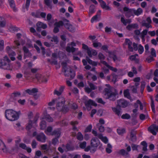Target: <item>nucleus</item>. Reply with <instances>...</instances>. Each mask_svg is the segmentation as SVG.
Listing matches in <instances>:
<instances>
[{"instance_id": "20", "label": "nucleus", "mask_w": 158, "mask_h": 158, "mask_svg": "<svg viewBox=\"0 0 158 158\" xmlns=\"http://www.w3.org/2000/svg\"><path fill=\"white\" fill-rule=\"evenodd\" d=\"M117 153L118 154L125 156V157H127L129 156V153L124 149L120 150L117 152Z\"/></svg>"}, {"instance_id": "51", "label": "nucleus", "mask_w": 158, "mask_h": 158, "mask_svg": "<svg viewBox=\"0 0 158 158\" xmlns=\"http://www.w3.org/2000/svg\"><path fill=\"white\" fill-rule=\"evenodd\" d=\"M24 77L25 78H27V75H31V73L27 70H26L24 72Z\"/></svg>"}, {"instance_id": "15", "label": "nucleus", "mask_w": 158, "mask_h": 158, "mask_svg": "<svg viewBox=\"0 0 158 158\" xmlns=\"http://www.w3.org/2000/svg\"><path fill=\"white\" fill-rule=\"evenodd\" d=\"M36 25L37 27L36 30L38 31H40L41 28L44 29L47 27L46 24L40 22L37 23Z\"/></svg>"}, {"instance_id": "57", "label": "nucleus", "mask_w": 158, "mask_h": 158, "mask_svg": "<svg viewBox=\"0 0 158 158\" xmlns=\"http://www.w3.org/2000/svg\"><path fill=\"white\" fill-rule=\"evenodd\" d=\"M56 102V99H53L51 102L48 103V105L49 106H52L54 105L55 103Z\"/></svg>"}, {"instance_id": "25", "label": "nucleus", "mask_w": 158, "mask_h": 158, "mask_svg": "<svg viewBox=\"0 0 158 158\" xmlns=\"http://www.w3.org/2000/svg\"><path fill=\"white\" fill-rule=\"evenodd\" d=\"M123 10L124 12H127L131 16H134L133 9H130L127 7H125L123 8Z\"/></svg>"}, {"instance_id": "30", "label": "nucleus", "mask_w": 158, "mask_h": 158, "mask_svg": "<svg viewBox=\"0 0 158 158\" xmlns=\"http://www.w3.org/2000/svg\"><path fill=\"white\" fill-rule=\"evenodd\" d=\"M124 96L125 97L130 99L131 98L130 94L129 92V90L127 89L124 90L123 92Z\"/></svg>"}, {"instance_id": "1", "label": "nucleus", "mask_w": 158, "mask_h": 158, "mask_svg": "<svg viewBox=\"0 0 158 158\" xmlns=\"http://www.w3.org/2000/svg\"><path fill=\"white\" fill-rule=\"evenodd\" d=\"M106 86L108 87L105 88L104 90L105 92L104 95L106 96V98L110 101H115L116 99V96L118 94V91L114 88L112 90L109 84H106Z\"/></svg>"}, {"instance_id": "31", "label": "nucleus", "mask_w": 158, "mask_h": 158, "mask_svg": "<svg viewBox=\"0 0 158 158\" xmlns=\"http://www.w3.org/2000/svg\"><path fill=\"white\" fill-rule=\"evenodd\" d=\"M10 5L13 10L15 11L16 10L15 4L14 0H8Z\"/></svg>"}, {"instance_id": "49", "label": "nucleus", "mask_w": 158, "mask_h": 158, "mask_svg": "<svg viewBox=\"0 0 158 158\" xmlns=\"http://www.w3.org/2000/svg\"><path fill=\"white\" fill-rule=\"evenodd\" d=\"M92 128V126L91 125H89L85 129V132H90L91 131Z\"/></svg>"}, {"instance_id": "63", "label": "nucleus", "mask_w": 158, "mask_h": 158, "mask_svg": "<svg viewBox=\"0 0 158 158\" xmlns=\"http://www.w3.org/2000/svg\"><path fill=\"white\" fill-rule=\"evenodd\" d=\"M6 51L8 53H11L12 52V49L10 47L7 46L6 48Z\"/></svg>"}, {"instance_id": "34", "label": "nucleus", "mask_w": 158, "mask_h": 158, "mask_svg": "<svg viewBox=\"0 0 158 158\" xmlns=\"http://www.w3.org/2000/svg\"><path fill=\"white\" fill-rule=\"evenodd\" d=\"M92 134L95 136H97L99 138H101L102 137V134L101 133L98 134L97 131L93 130L92 131Z\"/></svg>"}, {"instance_id": "58", "label": "nucleus", "mask_w": 158, "mask_h": 158, "mask_svg": "<svg viewBox=\"0 0 158 158\" xmlns=\"http://www.w3.org/2000/svg\"><path fill=\"white\" fill-rule=\"evenodd\" d=\"M98 16V14H97L92 18L91 20V23H93L94 21L96 20L97 19Z\"/></svg>"}, {"instance_id": "13", "label": "nucleus", "mask_w": 158, "mask_h": 158, "mask_svg": "<svg viewBox=\"0 0 158 158\" xmlns=\"http://www.w3.org/2000/svg\"><path fill=\"white\" fill-rule=\"evenodd\" d=\"M84 104L86 107L88 109L89 108L90 109L91 106H97V104L93 100L89 99L88 101H85L84 102Z\"/></svg>"}, {"instance_id": "35", "label": "nucleus", "mask_w": 158, "mask_h": 158, "mask_svg": "<svg viewBox=\"0 0 158 158\" xmlns=\"http://www.w3.org/2000/svg\"><path fill=\"white\" fill-rule=\"evenodd\" d=\"M88 84L89 85L90 88L92 90H94L97 89V87L94 85V84L90 82H88Z\"/></svg>"}, {"instance_id": "4", "label": "nucleus", "mask_w": 158, "mask_h": 158, "mask_svg": "<svg viewBox=\"0 0 158 158\" xmlns=\"http://www.w3.org/2000/svg\"><path fill=\"white\" fill-rule=\"evenodd\" d=\"M61 65L63 70H64V76L65 77L70 76V80L73 79L75 76V73L73 69H71L70 67H69V68L67 67V64L66 62H62Z\"/></svg>"}, {"instance_id": "44", "label": "nucleus", "mask_w": 158, "mask_h": 158, "mask_svg": "<svg viewBox=\"0 0 158 158\" xmlns=\"http://www.w3.org/2000/svg\"><path fill=\"white\" fill-rule=\"evenodd\" d=\"M117 131L119 135H122L125 132V130L124 129H117Z\"/></svg>"}, {"instance_id": "17", "label": "nucleus", "mask_w": 158, "mask_h": 158, "mask_svg": "<svg viewBox=\"0 0 158 158\" xmlns=\"http://www.w3.org/2000/svg\"><path fill=\"white\" fill-rule=\"evenodd\" d=\"M125 43L128 46V49L131 52L133 51V48L131 45L132 44V42L129 39H126L125 40Z\"/></svg>"}, {"instance_id": "46", "label": "nucleus", "mask_w": 158, "mask_h": 158, "mask_svg": "<svg viewBox=\"0 0 158 158\" xmlns=\"http://www.w3.org/2000/svg\"><path fill=\"white\" fill-rule=\"evenodd\" d=\"M102 137L101 138H99L102 140L105 143H106L108 141V139L106 137H103L102 136Z\"/></svg>"}, {"instance_id": "2", "label": "nucleus", "mask_w": 158, "mask_h": 158, "mask_svg": "<svg viewBox=\"0 0 158 158\" xmlns=\"http://www.w3.org/2000/svg\"><path fill=\"white\" fill-rule=\"evenodd\" d=\"M65 102V99L63 97H60L56 98V109L58 111H62L64 113L68 112L69 110V107L64 105Z\"/></svg>"}, {"instance_id": "59", "label": "nucleus", "mask_w": 158, "mask_h": 158, "mask_svg": "<svg viewBox=\"0 0 158 158\" xmlns=\"http://www.w3.org/2000/svg\"><path fill=\"white\" fill-rule=\"evenodd\" d=\"M148 30L147 29L144 30L141 33V36H145L147 34Z\"/></svg>"}, {"instance_id": "16", "label": "nucleus", "mask_w": 158, "mask_h": 158, "mask_svg": "<svg viewBox=\"0 0 158 158\" xmlns=\"http://www.w3.org/2000/svg\"><path fill=\"white\" fill-rule=\"evenodd\" d=\"M136 132L134 130H131L130 133L131 140L133 142H135L137 139L136 137Z\"/></svg>"}, {"instance_id": "33", "label": "nucleus", "mask_w": 158, "mask_h": 158, "mask_svg": "<svg viewBox=\"0 0 158 158\" xmlns=\"http://www.w3.org/2000/svg\"><path fill=\"white\" fill-rule=\"evenodd\" d=\"M44 118L48 122H51L53 121L52 118L49 114H47L44 116Z\"/></svg>"}, {"instance_id": "60", "label": "nucleus", "mask_w": 158, "mask_h": 158, "mask_svg": "<svg viewBox=\"0 0 158 158\" xmlns=\"http://www.w3.org/2000/svg\"><path fill=\"white\" fill-rule=\"evenodd\" d=\"M99 59L100 60H104L105 58V56L102 53H99L98 54Z\"/></svg>"}, {"instance_id": "39", "label": "nucleus", "mask_w": 158, "mask_h": 158, "mask_svg": "<svg viewBox=\"0 0 158 158\" xmlns=\"http://www.w3.org/2000/svg\"><path fill=\"white\" fill-rule=\"evenodd\" d=\"M51 41L52 42H54L56 44H57L59 40L57 36H54L52 38Z\"/></svg>"}, {"instance_id": "18", "label": "nucleus", "mask_w": 158, "mask_h": 158, "mask_svg": "<svg viewBox=\"0 0 158 158\" xmlns=\"http://www.w3.org/2000/svg\"><path fill=\"white\" fill-rule=\"evenodd\" d=\"M99 2L100 3L101 7L103 9H105L106 10H110V7L106 5V2L102 0H98Z\"/></svg>"}, {"instance_id": "6", "label": "nucleus", "mask_w": 158, "mask_h": 158, "mask_svg": "<svg viewBox=\"0 0 158 158\" xmlns=\"http://www.w3.org/2000/svg\"><path fill=\"white\" fill-rule=\"evenodd\" d=\"M35 78L40 82L46 83L47 82L48 79L46 77L42 76L41 74L39 73L35 75Z\"/></svg>"}, {"instance_id": "37", "label": "nucleus", "mask_w": 158, "mask_h": 158, "mask_svg": "<svg viewBox=\"0 0 158 158\" xmlns=\"http://www.w3.org/2000/svg\"><path fill=\"white\" fill-rule=\"evenodd\" d=\"M138 49V52L140 54H141L144 51L143 47L141 44L139 45Z\"/></svg>"}, {"instance_id": "26", "label": "nucleus", "mask_w": 158, "mask_h": 158, "mask_svg": "<svg viewBox=\"0 0 158 158\" xmlns=\"http://www.w3.org/2000/svg\"><path fill=\"white\" fill-rule=\"evenodd\" d=\"M121 21L124 25H127V23H130L131 22V20L130 19H127L125 20L123 17H122L121 18Z\"/></svg>"}, {"instance_id": "54", "label": "nucleus", "mask_w": 158, "mask_h": 158, "mask_svg": "<svg viewBox=\"0 0 158 158\" xmlns=\"http://www.w3.org/2000/svg\"><path fill=\"white\" fill-rule=\"evenodd\" d=\"M93 45L94 47L97 48L98 47H101L102 46V44L99 42H94L93 43Z\"/></svg>"}, {"instance_id": "61", "label": "nucleus", "mask_w": 158, "mask_h": 158, "mask_svg": "<svg viewBox=\"0 0 158 158\" xmlns=\"http://www.w3.org/2000/svg\"><path fill=\"white\" fill-rule=\"evenodd\" d=\"M133 48L135 51H137L138 50V48L137 46V44L135 43H133Z\"/></svg>"}, {"instance_id": "62", "label": "nucleus", "mask_w": 158, "mask_h": 158, "mask_svg": "<svg viewBox=\"0 0 158 158\" xmlns=\"http://www.w3.org/2000/svg\"><path fill=\"white\" fill-rule=\"evenodd\" d=\"M145 53L146 54L149 53V46L148 44H147L145 45Z\"/></svg>"}, {"instance_id": "43", "label": "nucleus", "mask_w": 158, "mask_h": 158, "mask_svg": "<svg viewBox=\"0 0 158 158\" xmlns=\"http://www.w3.org/2000/svg\"><path fill=\"white\" fill-rule=\"evenodd\" d=\"M86 145V143L85 141H84L82 143H81L80 145V147L82 149L85 148Z\"/></svg>"}, {"instance_id": "42", "label": "nucleus", "mask_w": 158, "mask_h": 158, "mask_svg": "<svg viewBox=\"0 0 158 158\" xmlns=\"http://www.w3.org/2000/svg\"><path fill=\"white\" fill-rule=\"evenodd\" d=\"M4 49V41L3 40L0 41V51H2Z\"/></svg>"}, {"instance_id": "3", "label": "nucleus", "mask_w": 158, "mask_h": 158, "mask_svg": "<svg viewBox=\"0 0 158 158\" xmlns=\"http://www.w3.org/2000/svg\"><path fill=\"white\" fill-rule=\"evenodd\" d=\"M20 112L15 111L12 109H7L5 110V115L6 118L9 120L14 121L17 120L19 117Z\"/></svg>"}, {"instance_id": "52", "label": "nucleus", "mask_w": 158, "mask_h": 158, "mask_svg": "<svg viewBox=\"0 0 158 158\" xmlns=\"http://www.w3.org/2000/svg\"><path fill=\"white\" fill-rule=\"evenodd\" d=\"M139 146V145H137L134 144H131V148L132 149V150H136L138 151V148Z\"/></svg>"}, {"instance_id": "50", "label": "nucleus", "mask_w": 158, "mask_h": 158, "mask_svg": "<svg viewBox=\"0 0 158 158\" xmlns=\"http://www.w3.org/2000/svg\"><path fill=\"white\" fill-rule=\"evenodd\" d=\"M151 56H152L153 57L156 56V51L154 48H152L151 49Z\"/></svg>"}, {"instance_id": "38", "label": "nucleus", "mask_w": 158, "mask_h": 158, "mask_svg": "<svg viewBox=\"0 0 158 158\" xmlns=\"http://www.w3.org/2000/svg\"><path fill=\"white\" fill-rule=\"evenodd\" d=\"M64 23L62 21H60L58 22H56L55 23L54 25L58 27H60V26L63 25Z\"/></svg>"}, {"instance_id": "56", "label": "nucleus", "mask_w": 158, "mask_h": 158, "mask_svg": "<svg viewBox=\"0 0 158 158\" xmlns=\"http://www.w3.org/2000/svg\"><path fill=\"white\" fill-rule=\"evenodd\" d=\"M130 88L131 89L133 93H136L137 92V88L134 86H131Z\"/></svg>"}, {"instance_id": "9", "label": "nucleus", "mask_w": 158, "mask_h": 158, "mask_svg": "<svg viewBox=\"0 0 158 158\" xmlns=\"http://www.w3.org/2000/svg\"><path fill=\"white\" fill-rule=\"evenodd\" d=\"M99 144V141L96 137L93 138L91 140L90 144L92 147L97 148Z\"/></svg>"}, {"instance_id": "36", "label": "nucleus", "mask_w": 158, "mask_h": 158, "mask_svg": "<svg viewBox=\"0 0 158 158\" xmlns=\"http://www.w3.org/2000/svg\"><path fill=\"white\" fill-rule=\"evenodd\" d=\"M112 109L113 111L116 114H117L118 116L121 115L120 111L119 110L115 107H112Z\"/></svg>"}, {"instance_id": "64", "label": "nucleus", "mask_w": 158, "mask_h": 158, "mask_svg": "<svg viewBox=\"0 0 158 158\" xmlns=\"http://www.w3.org/2000/svg\"><path fill=\"white\" fill-rule=\"evenodd\" d=\"M98 130L101 132H103L105 130L104 127L102 125H101L98 128Z\"/></svg>"}, {"instance_id": "23", "label": "nucleus", "mask_w": 158, "mask_h": 158, "mask_svg": "<svg viewBox=\"0 0 158 158\" xmlns=\"http://www.w3.org/2000/svg\"><path fill=\"white\" fill-rule=\"evenodd\" d=\"M6 24L5 19L3 17L0 16V27H4Z\"/></svg>"}, {"instance_id": "47", "label": "nucleus", "mask_w": 158, "mask_h": 158, "mask_svg": "<svg viewBox=\"0 0 158 158\" xmlns=\"http://www.w3.org/2000/svg\"><path fill=\"white\" fill-rule=\"evenodd\" d=\"M2 145L4 147V148H2V150L4 152L7 151V150L6 149V146L5 145L4 143L2 142V141L0 139V146L1 145Z\"/></svg>"}, {"instance_id": "40", "label": "nucleus", "mask_w": 158, "mask_h": 158, "mask_svg": "<svg viewBox=\"0 0 158 158\" xmlns=\"http://www.w3.org/2000/svg\"><path fill=\"white\" fill-rule=\"evenodd\" d=\"M121 118L123 119H129L131 118L130 115L128 114H123L121 116Z\"/></svg>"}, {"instance_id": "11", "label": "nucleus", "mask_w": 158, "mask_h": 158, "mask_svg": "<svg viewBox=\"0 0 158 158\" xmlns=\"http://www.w3.org/2000/svg\"><path fill=\"white\" fill-rule=\"evenodd\" d=\"M36 138L37 141L44 143L46 141V137L43 133H41L36 136Z\"/></svg>"}, {"instance_id": "41", "label": "nucleus", "mask_w": 158, "mask_h": 158, "mask_svg": "<svg viewBox=\"0 0 158 158\" xmlns=\"http://www.w3.org/2000/svg\"><path fill=\"white\" fill-rule=\"evenodd\" d=\"M77 139L79 140H82L83 138V135L80 132H78L77 136Z\"/></svg>"}, {"instance_id": "12", "label": "nucleus", "mask_w": 158, "mask_h": 158, "mask_svg": "<svg viewBox=\"0 0 158 158\" xmlns=\"http://www.w3.org/2000/svg\"><path fill=\"white\" fill-rule=\"evenodd\" d=\"M117 106L125 108L127 107L128 105L127 102L124 99H121L117 101Z\"/></svg>"}, {"instance_id": "29", "label": "nucleus", "mask_w": 158, "mask_h": 158, "mask_svg": "<svg viewBox=\"0 0 158 158\" xmlns=\"http://www.w3.org/2000/svg\"><path fill=\"white\" fill-rule=\"evenodd\" d=\"M134 14L135 15L138 16L142 13L143 10L141 8H139L136 10L134 9Z\"/></svg>"}, {"instance_id": "45", "label": "nucleus", "mask_w": 158, "mask_h": 158, "mask_svg": "<svg viewBox=\"0 0 158 158\" xmlns=\"http://www.w3.org/2000/svg\"><path fill=\"white\" fill-rule=\"evenodd\" d=\"M52 2V0H44V3L48 7L51 6Z\"/></svg>"}, {"instance_id": "22", "label": "nucleus", "mask_w": 158, "mask_h": 158, "mask_svg": "<svg viewBox=\"0 0 158 158\" xmlns=\"http://www.w3.org/2000/svg\"><path fill=\"white\" fill-rule=\"evenodd\" d=\"M95 7L94 5H91L89 7V13L88 14L89 17H90L95 12Z\"/></svg>"}, {"instance_id": "21", "label": "nucleus", "mask_w": 158, "mask_h": 158, "mask_svg": "<svg viewBox=\"0 0 158 158\" xmlns=\"http://www.w3.org/2000/svg\"><path fill=\"white\" fill-rule=\"evenodd\" d=\"M19 147L23 149L27 150L28 153H31V149L30 148L27 147L26 145L23 143H20L19 145Z\"/></svg>"}, {"instance_id": "53", "label": "nucleus", "mask_w": 158, "mask_h": 158, "mask_svg": "<svg viewBox=\"0 0 158 158\" xmlns=\"http://www.w3.org/2000/svg\"><path fill=\"white\" fill-rule=\"evenodd\" d=\"M59 138L55 137L53 139L52 141V144L54 145H55L58 142V138Z\"/></svg>"}, {"instance_id": "55", "label": "nucleus", "mask_w": 158, "mask_h": 158, "mask_svg": "<svg viewBox=\"0 0 158 158\" xmlns=\"http://www.w3.org/2000/svg\"><path fill=\"white\" fill-rule=\"evenodd\" d=\"M146 60L148 63H150L154 60L153 56H149L147 58Z\"/></svg>"}, {"instance_id": "19", "label": "nucleus", "mask_w": 158, "mask_h": 158, "mask_svg": "<svg viewBox=\"0 0 158 158\" xmlns=\"http://www.w3.org/2000/svg\"><path fill=\"white\" fill-rule=\"evenodd\" d=\"M64 27L69 31L73 32L75 31V28L71 24L66 23L64 24Z\"/></svg>"}, {"instance_id": "8", "label": "nucleus", "mask_w": 158, "mask_h": 158, "mask_svg": "<svg viewBox=\"0 0 158 158\" xmlns=\"http://www.w3.org/2000/svg\"><path fill=\"white\" fill-rule=\"evenodd\" d=\"M148 130L153 135H155L156 134L155 131L158 132V126H156V124H153L148 128Z\"/></svg>"}, {"instance_id": "5", "label": "nucleus", "mask_w": 158, "mask_h": 158, "mask_svg": "<svg viewBox=\"0 0 158 158\" xmlns=\"http://www.w3.org/2000/svg\"><path fill=\"white\" fill-rule=\"evenodd\" d=\"M38 118L39 116L37 115H36L34 117L33 121L29 120L28 125L26 127V129L28 130H30L32 127L33 124H34L35 125H36V122L38 120Z\"/></svg>"}, {"instance_id": "32", "label": "nucleus", "mask_w": 158, "mask_h": 158, "mask_svg": "<svg viewBox=\"0 0 158 158\" xmlns=\"http://www.w3.org/2000/svg\"><path fill=\"white\" fill-rule=\"evenodd\" d=\"M46 127V122L45 121L43 120L40 123V129L41 130H44L45 129Z\"/></svg>"}, {"instance_id": "24", "label": "nucleus", "mask_w": 158, "mask_h": 158, "mask_svg": "<svg viewBox=\"0 0 158 158\" xmlns=\"http://www.w3.org/2000/svg\"><path fill=\"white\" fill-rule=\"evenodd\" d=\"M26 92L30 95H32L38 92V89L36 88H34L31 90L27 89L25 90Z\"/></svg>"}, {"instance_id": "7", "label": "nucleus", "mask_w": 158, "mask_h": 158, "mask_svg": "<svg viewBox=\"0 0 158 158\" xmlns=\"http://www.w3.org/2000/svg\"><path fill=\"white\" fill-rule=\"evenodd\" d=\"M0 67L4 69L10 70V66L9 63H8L4 60H0Z\"/></svg>"}, {"instance_id": "27", "label": "nucleus", "mask_w": 158, "mask_h": 158, "mask_svg": "<svg viewBox=\"0 0 158 158\" xmlns=\"http://www.w3.org/2000/svg\"><path fill=\"white\" fill-rule=\"evenodd\" d=\"M111 76L112 77L111 82H113L114 84H115L116 82L117 81L118 76L114 73H112L111 75Z\"/></svg>"}, {"instance_id": "10", "label": "nucleus", "mask_w": 158, "mask_h": 158, "mask_svg": "<svg viewBox=\"0 0 158 158\" xmlns=\"http://www.w3.org/2000/svg\"><path fill=\"white\" fill-rule=\"evenodd\" d=\"M147 23H146V21L143 20L142 22V26L143 27H145L146 28H148L149 27H152V26L151 24L152 23V20L150 17H148L146 19Z\"/></svg>"}, {"instance_id": "48", "label": "nucleus", "mask_w": 158, "mask_h": 158, "mask_svg": "<svg viewBox=\"0 0 158 158\" xmlns=\"http://www.w3.org/2000/svg\"><path fill=\"white\" fill-rule=\"evenodd\" d=\"M31 146L33 148H36L37 145V143L35 140H33L31 143Z\"/></svg>"}, {"instance_id": "14", "label": "nucleus", "mask_w": 158, "mask_h": 158, "mask_svg": "<svg viewBox=\"0 0 158 158\" xmlns=\"http://www.w3.org/2000/svg\"><path fill=\"white\" fill-rule=\"evenodd\" d=\"M61 134V130L59 128H57L53 131L50 134L56 137L59 138Z\"/></svg>"}, {"instance_id": "28", "label": "nucleus", "mask_w": 158, "mask_h": 158, "mask_svg": "<svg viewBox=\"0 0 158 158\" xmlns=\"http://www.w3.org/2000/svg\"><path fill=\"white\" fill-rule=\"evenodd\" d=\"M86 60L89 64L92 65L96 66L97 64V63L96 62L92 61L87 56H86Z\"/></svg>"}]
</instances>
